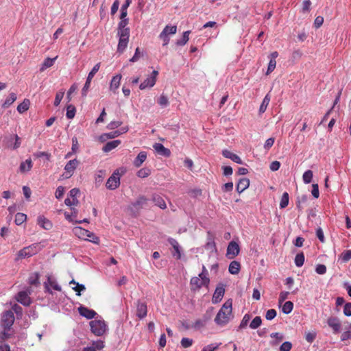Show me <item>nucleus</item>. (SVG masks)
Returning a JSON list of instances; mask_svg holds the SVG:
<instances>
[{"label": "nucleus", "mask_w": 351, "mask_h": 351, "mask_svg": "<svg viewBox=\"0 0 351 351\" xmlns=\"http://www.w3.org/2000/svg\"><path fill=\"white\" fill-rule=\"evenodd\" d=\"M191 285L193 288L199 289L203 286L208 287V284L204 283V281L200 279L199 277H193L191 279Z\"/></svg>", "instance_id": "27"}, {"label": "nucleus", "mask_w": 351, "mask_h": 351, "mask_svg": "<svg viewBox=\"0 0 351 351\" xmlns=\"http://www.w3.org/2000/svg\"><path fill=\"white\" fill-rule=\"evenodd\" d=\"M91 347L94 348L95 350L100 351L104 348V342L101 340H97L95 341H93Z\"/></svg>", "instance_id": "51"}, {"label": "nucleus", "mask_w": 351, "mask_h": 351, "mask_svg": "<svg viewBox=\"0 0 351 351\" xmlns=\"http://www.w3.org/2000/svg\"><path fill=\"white\" fill-rule=\"evenodd\" d=\"M162 32H166V34H175L177 32V27L176 25H167Z\"/></svg>", "instance_id": "53"}, {"label": "nucleus", "mask_w": 351, "mask_h": 351, "mask_svg": "<svg viewBox=\"0 0 351 351\" xmlns=\"http://www.w3.org/2000/svg\"><path fill=\"white\" fill-rule=\"evenodd\" d=\"M29 104H30L29 100L27 99H25L22 103H21L18 105L17 111L19 113H23V112L27 111L29 109Z\"/></svg>", "instance_id": "34"}, {"label": "nucleus", "mask_w": 351, "mask_h": 351, "mask_svg": "<svg viewBox=\"0 0 351 351\" xmlns=\"http://www.w3.org/2000/svg\"><path fill=\"white\" fill-rule=\"evenodd\" d=\"M317 333L315 331H311L306 332L305 334V339L308 343H312L316 338Z\"/></svg>", "instance_id": "52"}, {"label": "nucleus", "mask_w": 351, "mask_h": 351, "mask_svg": "<svg viewBox=\"0 0 351 351\" xmlns=\"http://www.w3.org/2000/svg\"><path fill=\"white\" fill-rule=\"evenodd\" d=\"M291 348V343L289 341H285L280 346V351H290Z\"/></svg>", "instance_id": "62"}, {"label": "nucleus", "mask_w": 351, "mask_h": 351, "mask_svg": "<svg viewBox=\"0 0 351 351\" xmlns=\"http://www.w3.org/2000/svg\"><path fill=\"white\" fill-rule=\"evenodd\" d=\"M119 136V133L117 130L112 131L108 133H105L100 136V140L101 141H105L106 138H114Z\"/></svg>", "instance_id": "40"}, {"label": "nucleus", "mask_w": 351, "mask_h": 351, "mask_svg": "<svg viewBox=\"0 0 351 351\" xmlns=\"http://www.w3.org/2000/svg\"><path fill=\"white\" fill-rule=\"evenodd\" d=\"M270 101V97L269 94L266 95L264 99H263V101L261 104V106L259 108V114H263L265 112L269 104Z\"/></svg>", "instance_id": "35"}, {"label": "nucleus", "mask_w": 351, "mask_h": 351, "mask_svg": "<svg viewBox=\"0 0 351 351\" xmlns=\"http://www.w3.org/2000/svg\"><path fill=\"white\" fill-rule=\"evenodd\" d=\"M36 253V247L29 245L21 250L18 253V256L21 258L30 257Z\"/></svg>", "instance_id": "13"}, {"label": "nucleus", "mask_w": 351, "mask_h": 351, "mask_svg": "<svg viewBox=\"0 0 351 351\" xmlns=\"http://www.w3.org/2000/svg\"><path fill=\"white\" fill-rule=\"evenodd\" d=\"M38 224L45 230H50L52 228L51 222L44 216L38 217Z\"/></svg>", "instance_id": "24"}, {"label": "nucleus", "mask_w": 351, "mask_h": 351, "mask_svg": "<svg viewBox=\"0 0 351 351\" xmlns=\"http://www.w3.org/2000/svg\"><path fill=\"white\" fill-rule=\"evenodd\" d=\"M39 274L37 272L32 274L29 277V283L32 285L38 286L39 282Z\"/></svg>", "instance_id": "37"}, {"label": "nucleus", "mask_w": 351, "mask_h": 351, "mask_svg": "<svg viewBox=\"0 0 351 351\" xmlns=\"http://www.w3.org/2000/svg\"><path fill=\"white\" fill-rule=\"evenodd\" d=\"M339 259L343 263L349 261L351 259V250L343 252L339 256Z\"/></svg>", "instance_id": "48"}, {"label": "nucleus", "mask_w": 351, "mask_h": 351, "mask_svg": "<svg viewBox=\"0 0 351 351\" xmlns=\"http://www.w3.org/2000/svg\"><path fill=\"white\" fill-rule=\"evenodd\" d=\"M343 314L346 316L350 317L351 316V303L348 302L346 303L343 308Z\"/></svg>", "instance_id": "64"}, {"label": "nucleus", "mask_w": 351, "mask_h": 351, "mask_svg": "<svg viewBox=\"0 0 351 351\" xmlns=\"http://www.w3.org/2000/svg\"><path fill=\"white\" fill-rule=\"evenodd\" d=\"M154 149L160 155L168 157L171 154V152L169 149L164 147L161 143H155L154 145Z\"/></svg>", "instance_id": "22"}, {"label": "nucleus", "mask_w": 351, "mask_h": 351, "mask_svg": "<svg viewBox=\"0 0 351 351\" xmlns=\"http://www.w3.org/2000/svg\"><path fill=\"white\" fill-rule=\"evenodd\" d=\"M168 242L172 246L174 250V252L172 253V255L176 257L177 260H180L182 258V249L178 242L173 238H169Z\"/></svg>", "instance_id": "12"}, {"label": "nucleus", "mask_w": 351, "mask_h": 351, "mask_svg": "<svg viewBox=\"0 0 351 351\" xmlns=\"http://www.w3.org/2000/svg\"><path fill=\"white\" fill-rule=\"evenodd\" d=\"M158 104H159L162 108H165V107L168 106H169V99H168V97H167L166 95H165L162 94V95L159 97V98H158Z\"/></svg>", "instance_id": "45"}, {"label": "nucleus", "mask_w": 351, "mask_h": 351, "mask_svg": "<svg viewBox=\"0 0 351 351\" xmlns=\"http://www.w3.org/2000/svg\"><path fill=\"white\" fill-rule=\"evenodd\" d=\"M313 171L311 170H307L306 171L302 176L303 182L305 184H309L311 182L313 179Z\"/></svg>", "instance_id": "42"}, {"label": "nucleus", "mask_w": 351, "mask_h": 351, "mask_svg": "<svg viewBox=\"0 0 351 351\" xmlns=\"http://www.w3.org/2000/svg\"><path fill=\"white\" fill-rule=\"evenodd\" d=\"M152 200L156 206H158L161 209H165L167 208L166 203L164 199L159 195H154Z\"/></svg>", "instance_id": "28"}, {"label": "nucleus", "mask_w": 351, "mask_h": 351, "mask_svg": "<svg viewBox=\"0 0 351 351\" xmlns=\"http://www.w3.org/2000/svg\"><path fill=\"white\" fill-rule=\"evenodd\" d=\"M80 194V190L77 188L72 189L69 193L68 197L64 200V204L68 206H77L79 201L77 198Z\"/></svg>", "instance_id": "7"}, {"label": "nucleus", "mask_w": 351, "mask_h": 351, "mask_svg": "<svg viewBox=\"0 0 351 351\" xmlns=\"http://www.w3.org/2000/svg\"><path fill=\"white\" fill-rule=\"evenodd\" d=\"M225 293V289L223 285H218L213 293L212 298V302L213 304H217L221 301Z\"/></svg>", "instance_id": "14"}, {"label": "nucleus", "mask_w": 351, "mask_h": 351, "mask_svg": "<svg viewBox=\"0 0 351 351\" xmlns=\"http://www.w3.org/2000/svg\"><path fill=\"white\" fill-rule=\"evenodd\" d=\"M327 324L333 330L335 333L339 332L341 328V323L337 317H329L328 319Z\"/></svg>", "instance_id": "18"}, {"label": "nucleus", "mask_w": 351, "mask_h": 351, "mask_svg": "<svg viewBox=\"0 0 351 351\" xmlns=\"http://www.w3.org/2000/svg\"><path fill=\"white\" fill-rule=\"evenodd\" d=\"M315 271L317 274L323 275L326 272V267L323 264H318L315 267Z\"/></svg>", "instance_id": "58"}, {"label": "nucleus", "mask_w": 351, "mask_h": 351, "mask_svg": "<svg viewBox=\"0 0 351 351\" xmlns=\"http://www.w3.org/2000/svg\"><path fill=\"white\" fill-rule=\"evenodd\" d=\"M117 36L119 37L117 52L119 53H123L128 47L130 34H127V32H121V34H117Z\"/></svg>", "instance_id": "9"}, {"label": "nucleus", "mask_w": 351, "mask_h": 351, "mask_svg": "<svg viewBox=\"0 0 351 351\" xmlns=\"http://www.w3.org/2000/svg\"><path fill=\"white\" fill-rule=\"evenodd\" d=\"M78 312L81 316L84 317L88 319H93L97 315V313L94 310L90 309L83 306H80L78 308Z\"/></svg>", "instance_id": "17"}, {"label": "nucleus", "mask_w": 351, "mask_h": 351, "mask_svg": "<svg viewBox=\"0 0 351 351\" xmlns=\"http://www.w3.org/2000/svg\"><path fill=\"white\" fill-rule=\"evenodd\" d=\"M146 158L147 153L145 152H141L134 159L133 164L136 167H139L145 161Z\"/></svg>", "instance_id": "25"}, {"label": "nucleus", "mask_w": 351, "mask_h": 351, "mask_svg": "<svg viewBox=\"0 0 351 351\" xmlns=\"http://www.w3.org/2000/svg\"><path fill=\"white\" fill-rule=\"evenodd\" d=\"M205 248L206 250H210L211 251L216 250L215 243L212 238L208 239V242L206 243V244L205 245Z\"/></svg>", "instance_id": "59"}, {"label": "nucleus", "mask_w": 351, "mask_h": 351, "mask_svg": "<svg viewBox=\"0 0 351 351\" xmlns=\"http://www.w3.org/2000/svg\"><path fill=\"white\" fill-rule=\"evenodd\" d=\"M91 332L97 337L104 335L108 330V326L102 318L97 317L89 323Z\"/></svg>", "instance_id": "2"}, {"label": "nucleus", "mask_w": 351, "mask_h": 351, "mask_svg": "<svg viewBox=\"0 0 351 351\" xmlns=\"http://www.w3.org/2000/svg\"><path fill=\"white\" fill-rule=\"evenodd\" d=\"M193 341L192 339L184 337L181 340V346L183 348H186L191 346L193 344Z\"/></svg>", "instance_id": "56"}, {"label": "nucleus", "mask_w": 351, "mask_h": 351, "mask_svg": "<svg viewBox=\"0 0 351 351\" xmlns=\"http://www.w3.org/2000/svg\"><path fill=\"white\" fill-rule=\"evenodd\" d=\"M56 58H57V57H56L54 58H46L44 60L43 63L42 64V65L40 68V71L43 72L47 68L52 66L53 65L54 62Z\"/></svg>", "instance_id": "32"}, {"label": "nucleus", "mask_w": 351, "mask_h": 351, "mask_svg": "<svg viewBox=\"0 0 351 351\" xmlns=\"http://www.w3.org/2000/svg\"><path fill=\"white\" fill-rule=\"evenodd\" d=\"M232 306L231 300L225 302L215 318V322L217 325L224 326L229 322L232 313Z\"/></svg>", "instance_id": "1"}, {"label": "nucleus", "mask_w": 351, "mask_h": 351, "mask_svg": "<svg viewBox=\"0 0 351 351\" xmlns=\"http://www.w3.org/2000/svg\"><path fill=\"white\" fill-rule=\"evenodd\" d=\"M278 56V53L277 51H274L270 54V60L268 64L267 71L266 74L269 75L276 68V58Z\"/></svg>", "instance_id": "19"}, {"label": "nucleus", "mask_w": 351, "mask_h": 351, "mask_svg": "<svg viewBox=\"0 0 351 351\" xmlns=\"http://www.w3.org/2000/svg\"><path fill=\"white\" fill-rule=\"evenodd\" d=\"M29 291L28 293L25 291H20L17 294L16 299L19 302H20L23 305L29 306L31 303V299L29 297Z\"/></svg>", "instance_id": "15"}, {"label": "nucleus", "mask_w": 351, "mask_h": 351, "mask_svg": "<svg viewBox=\"0 0 351 351\" xmlns=\"http://www.w3.org/2000/svg\"><path fill=\"white\" fill-rule=\"evenodd\" d=\"M33 164L31 158H27L25 161L22 162L19 166V171L21 173H26L29 171L32 168Z\"/></svg>", "instance_id": "23"}, {"label": "nucleus", "mask_w": 351, "mask_h": 351, "mask_svg": "<svg viewBox=\"0 0 351 351\" xmlns=\"http://www.w3.org/2000/svg\"><path fill=\"white\" fill-rule=\"evenodd\" d=\"M128 25V19L121 20L118 25V32L117 34H121V32L125 33L127 32V34H130V29L127 27Z\"/></svg>", "instance_id": "30"}, {"label": "nucleus", "mask_w": 351, "mask_h": 351, "mask_svg": "<svg viewBox=\"0 0 351 351\" xmlns=\"http://www.w3.org/2000/svg\"><path fill=\"white\" fill-rule=\"evenodd\" d=\"M289 198L288 193L287 192L283 193V194L281 197L280 202V208H286L289 204Z\"/></svg>", "instance_id": "41"}, {"label": "nucleus", "mask_w": 351, "mask_h": 351, "mask_svg": "<svg viewBox=\"0 0 351 351\" xmlns=\"http://www.w3.org/2000/svg\"><path fill=\"white\" fill-rule=\"evenodd\" d=\"M75 112H76V110H75V106L71 104L69 105L66 108V116L67 119H71L74 118V117L75 115Z\"/></svg>", "instance_id": "44"}, {"label": "nucleus", "mask_w": 351, "mask_h": 351, "mask_svg": "<svg viewBox=\"0 0 351 351\" xmlns=\"http://www.w3.org/2000/svg\"><path fill=\"white\" fill-rule=\"evenodd\" d=\"M276 316V311L275 309H269L266 312L265 318L267 320H271Z\"/></svg>", "instance_id": "60"}, {"label": "nucleus", "mask_w": 351, "mask_h": 351, "mask_svg": "<svg viewBox=\"0 0 351 351\" xmlns=\"http://www.w3.org/2000/svg\"><path fill=\"white\" fill-rule=\"evenodd\" d=\"M222 154L225 158H229L237 164L243 163L242 160L241 159V158L239 156H237L235 154H233L232 152H231L229 150H227V149L223 150Z\"/></svg>", "instance_id": "20"}, {"label": "nucleus", "mask_w": 351, "mask_h": 351, "mask_svg": "<svg viewBox=\"0 0 351 351\" xmlns=\"http://www.w3.org/2000/svg\"><path fill=\"white\" fill-rule=\"evenodd\" d=\"M261 323H262V319H261V317L256 316L250 322V327L252 329H256L261 325Z\"/></svg>", "instance_id": "47"}, {"label": "nucleus", "mask_w": 351, "mask_h": 351, "mask_svg": "<svg viewBox=\"0 0 351 351\" xmlns=\"http://www.w3.org/2000/svg\"><path fill=\"white\" fill-rule=\"evenodd\" d=\"M221 343H214L206 346L203 348L202 351H215L221 346Z\"/></svg>", "instance_id": "50"}, {"label": "nucleus", "mask_w": 351, "mask_h": 351, "mask_svg": "<svg viewBox=\"0 0 351 351\" xmlns=\"http://www.w3.org/2000/svg\"><path fill=\"white\" fill-rule=\"evenodd\" d=\"M80 162L77 159H73L69 160L64 167L66 178H69L71 177L75 170V169L79 165Z\"/></svg>", "instance_id": "11"}, {"label": "nucleus", "mask_w": 351, "mask_h": 351, "mask_svg": "<svg viewBox=\"0 0 351 351\" xmlns=\"http://www.w3.org/2000/svg\"><path fill=\"white\" fill-rule=\"evenodd\" d=\"M294 262H295V264L297 267H302L303 265H304V254L302 252V253H299L295 257V260H294Z\"/></svg>", "instance_id": "46"}, {"label": "nucleus", "mask_w": 351, "mask_h": 351, "mask_svg": "<svg viewBox=\"0 0 351 351\" xmlns=\"http://www.w3.org/2000/svg\"><path fill=\"white\" fill-rule=\"evenodd\" d=\"M250 320V315L249 314H245L243 316V317L240 323L239 328H245Z\"/></svg>", "instance_id": "57"}, {"label": "nucleus", "mask_w": 351, "mask_h": 351, "mask_svg": "<svg viewBox=\"0 0 351 351\" xmlns=\"http://www.w3.org/2000/svg\"><path fill=\"white\" fill-rule=\"evenodd\" d=\"M121 124H122L121 121H111L110 123H108L107 128L109 130H114V129L119 128V126H121Z\"/></svg>", "instance_id": "61"}, {"label": "nucleus", "mask_w": 351, "mask_h": 351, "mask_svg": "<svg viewBox=\"0 0 351 351\" xmlns=\"http://www.w3.org/2000/svg\"><path fill=\"white\" fill-rule=\"evenodd\" d=\"M14 315L12 310L5 311L1 316V326L5 330H10L14 322Z\"/></svg>", "instance_id": "4"}, {"label": "nucleus", "mask_w": 351, "mask_h": 351, "mask_svg": "<svg viewBox=\"0 0 351 351\" xmlns=\"http://www.w3.org/2000/svg\"><path fill=\"white\" fill-rule=\"evenodd\" d=\"M99 68H100V63H97L93 66L92 70L88 73L86 81L85 82V84L82 90V96H84V97L86 96L87 91L90 86L91 80H92L93 77H94V75L97 73Z\"/></svg>", "instance_id": "6"}, {"label": "nucleus", "mask_w": 351, "mask_h": 351, "mask_svg": "<svg viewBox=\"0 0 351 351\" xmlns=\"http://www.w3.org/2000/svg\"><path fill=\"white\" fill-rule=\"evenodd\" d=\"M293 308V304L291 301H287L285 302L282 307V311L285 314H289Z\"/></svg>", "instance_id": "38"}, {"label": "nucleus", "mask_w": 351, "mask_h": 351, "mask_svg": "<svg viewBox=\"0 0 351 351\" xmlns=\"http://www.w3.org/2000/svg\"><path fill=\"white\" fill-rule=\"evenodd\" d=\"M158 75V72L157 71H153L152 74L140 84V89L144 90L147 88L153 87L156 84Z\"/></svg>", "instance_id": "8"}, {"label": "nucleus", "mask_w": 351, "mask_h": 351, "mask_svg": "<svg viewBox=\"0 0 351 351\" xmlns=\"http://www.w3.org/2000/svg\"><path fill=\"white\" fill-rule=\"evenodd\" d=\"M10 330L3 329L2 332H0V343H2L6 339L10 337L11 335L9 333Z\"/></svg>", "instance_id": "54"}, {"label": "nucleus", "mask_w": 351, "mask_h": 351, "mask_svg": "<svg viewBox=\"0 0 351 351\" xmlns=\"http://www.w3.org/2000/svg\"><path fill=\"white\" fill-rule=\"evenodd\" d=\"M240 269V263L238 261H234L230 263L228 271L231 274H239Z\"/></svg>", "instance_id": "29"}, {"label": "nucleus", "mask_w": 351, "mask_h": 351, "mask_svg": "<svg viewBox=\"0 0 351 351\" xmlns=\"http://www.w3.org/2000/svg\"><path fill=\"white\" fill-rule=\"evenodd\" d=\"M151 173V170L149 168H142L137 172V176L141 178H145L149 176Z\"/></svg>", "instance_id": "49"}, {"label": "nucleus", "mask_w": 351, "mask_h": 351, "mask_svg": "<svg viewBox=\"0 0 351 351\" xmlns=\"http://www.w3.org/2000/svg\"><path fill=\"white\" fill-rule=\"evenodd\" d=\"M16 95L14 93H11L9 97L5 99L4 103L2 104V107L4 108H8L16 100Z\"/></svg>", "instance_id": "33"}, {"label": "nucleus", "mask_w": 351, "mask_h": 351, "mask_svg": "<svg viewBox=\"0 0 351 351\" xmlns=\"http://www.w3.org/2000/svg\"><path fill=\"white\" fill-rule=\"evenodd\" d=\"M73 233L78 238L90 241L93 243H99V239L93 232L88 231V230L84 229L81 227H75L73 230Z\"/></svg>", "instance_id": "3"}, {"label": "nucleus", "mask_w": 351, "mask_h": 351, "mask_svg": "<svg viewBox=\"0 0 351 351\" xmlns=\"http://www.w3.org/2000/svg\"><path fill=\"white\" fill-rule=\"evenodd\" d=\"M190 31H186L183 33L182 37L181 39L177 40L176 45L178 46H184L185 45L189 39Z\"/></svg>", "instance_id": "36"}, {"label": "nucleus", "mask_w": 351, "mask_h": 351, "mask_svg": "<svg viewBox=\"0 0 351 351\" xmlns=\"http://www.w3.org/2000/svg\"><path fill=\"white\" fill-rule=\"evenodd\" d=\"M121 79V75H117L112 77V79L110 82V90L114 91L119 87Z\"/></svg>", "instance_id": "31"}, {"label": "nucleus", "mask_w": 351, "mask_h": 351, "mask_svg": "<svg viewBox=\"0 0 351 351\" xmlns=\"http://www.w3.org/2000/svg\"><path fill=\"white\" fill-rule=\"evenodd\" d=\"M239 252L240 247L239 244L237 242L232 241L228 245L226 256L229 259H232L239 254Z\"/></svg>", "instance_id": "10"}, {"label": "nucleus", "mask_w": 351, "mask_h": 351, "mask_svg": "<svg viewBox=\"0 0 351 351\" xmlns=\"http://www.w3.org/2000/svg\"><path fill=\"white\" fill-rule=\"evenodd\" d=\"M147 313V304L145 302L138 301L136 304V316L142 319L145 318Z\"/></svg>", "instance_id": "16"}, {"label": "nucleus", "mask_w": 351, "mask_h": 351, "mask_svg": "<svg viewBox=\"0 0 351 351\" xmlns=\"http://www.w3.org/2000/svg\"><path fill=\"white\" fill-rule=\"evenodd\" d=\"M250 180L246 178L239 179L237 184V191L241 193L249 187Z\"/></svg>", "instance_id": "21"}, {"label": "nucleus", "mask_w": 351, "mask_h": 351, "mask_svg": "<svg viewBox=\"0 0 351 351\" xmlns=\"http://www.w3.org/2000/svg\"><path fill=\"white\" fill-rule=\"evenodd\" d=\"M27 219V215L22 213H18L15 215V223L18 226L21 225Z\"/></svg>", "instance_id": "39"}, {"label": "nucleus", "mask_w": 351, "mask_h": 351, "mask_svg": "<svg viewBox=\"0 0 351 351\" xmlns=\"http://www.w3.org/2000/svg\"><path fill=\"white\" fill-rule=\"evenodd\" d=\"M120 177L119 169L115 170L106 182L107 189L114 190L118 188L120 185Z\"/></svg>", "instance_id": "5"}, {"label": "nucleus", "mask_w": 351, "mask_h": 351, "mask_svg": "<svg viewBox=\"0 0 351 351\" xmlns=\"http://www.w3.org/2000/svg\"><path fill=\"white\" fill-rule=\"evenodd\" d=\"M64 193V188L62 186H59L56 191L55 196L57 199H60L62 197Z\"/></svg>", "instance_id": "63"}, {"label": "nucleus", "mask_w": 351, "mask_h": 351, "mask_svg": "<svg viewBox=\"0 0 351 351\" xmlns=\"http://www.w3.org/2000/svg\"><path fill=\"white\" fill-rule=\"evenodd\" d=\"M64 95V92L63 90H60L58 92L56 95L55 101H54V106H58L62 99Z\"/></svg>", "instance_id": "55"}, {"label": "nucleus", "mask_w": 351, "mask_h": 351, "mask_svg": "<svg viewBox=\"0 0 351 351\" xmlns=\"http://www.w3.org/2000/svg\"><path fill=\"white\" fill-rule=\"evenodd\" d=\"M147 200V199L146 197L141 196V197H138L136 199V201L132 204V205L134 207H135L136 208H142L144 205L146 204Z\"/></svg>", "instance_id": "43"}, {"label": "nucleus", "mask_w": 351, "mask_h": 351, "mask_svg": "<svg viewBox=\"0 0 351 351\" xmlns=\"http://www.w3.org/2000/svg\"><path fill=\"white\" fill-rule=\"evenodd\" d=\"M121 144L120 140H114L108 142L103 147L102 150L104 152H109L114 148L117 147Z\"/></svg>", "instance_id": "26"}]
</instances>
